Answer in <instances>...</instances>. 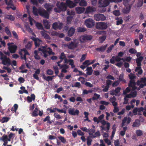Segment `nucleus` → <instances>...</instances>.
<instances>
[{"label": "nucleus", "mask_w": 146, "mask_h": 146, "mask_svg": "<svg viewBox=\"0 0 146 146\" xmlns=\"http://www.w3.org/2000/svg\"><path fill=\"white\" fill-rule=\"evenodd\" d=\"M78 46V44L74 43L73 41H71L69 44H67V46L70 49H73L76 48Z\"/></svg>", "instance_id": "nucleus-13"}, {"label": "nucleus", "mask_w": 146, "mask_h": 146, "mask_svg": "<svg viewBox=\"0 0 146 146\" xmlns=\"http://www.w3.org/2000/svg\"><path fill=\"white\" fill-rule=\"evenodd\" d=\"M100 123L102 125L100 126L102 130L109 131L110 127V123L108 122H106L103 119L100 121Z\"/></svg>", "instance_id": "nucleus-5"}, {"label": "nucleus", "mask_w": 146, "mask_h": 146, "mask_svg": "<svg viewBox=\"0 0 146 146\" xmlns=\"http://www.w3.org/2000/svg\"><path fill=\"white\" fill-rule=\"evenodd\" d=\"M9 120V118L7 117H3L2 120V123L6 122L8 121Z\"/></svg>", "instance_id": "nucleus-60"}, {"label": "nucleus", "mask_w": 146, "mask_h": 146, "mask_svg": "<svg viewBox=\"0 0 146 146\" xmlns=\"http://www.w3.org/2000/svg\"><path fill=\"white\" fill-rule=\"evenodd\" d=\"M144 110V108L143 107H140L138 108V112L137 115H142L141 113H140L141 111H143Z\"/></svg>", "instance_id": "nucleus-53"}, {"label": "nucleus", "mask_w": 146, "mask_h": 146, "mask_svg": "<svg viewBox=\"0 0 146 146\" xmlns=\"http://www.w3.org/2000/svg\"><path fill=\"white\" fill-rule=\"evenodd\" d=\"M129 52L132 54H134L136 53L137 52V50L133 48H131L129 50Z\"/></svg>", "instance_id": "nucleus-56"}, {"label": "nucleus", "mask_w": 146, "mask_h": 146, "mask_svg": "<svg viewBox=\"0 0 146 146\" xmlns=\"http://www.w3.org/2000/svg\"><path fill=\"white\" fill-rule=\"evenodd\" d=\"M38 50L41 51L43 54V56L44 58H46L49 55H54V52L52 51V50L50 47H48L46 49L45 46H41L40 48H38Z\"/></svg>", "instance_id": "nucleus-1"}, {"label": "nucleus", "mask_w": 146, "mask_h": 146, "mask_svg": "<svg viewBox=\"0 0 146 146\" xmlns=\"http://www.w3.org/2000/svg\"><path fill=\"white\" fill-rule=\"evenodd\" d=\"M60 67V68L67 69L69 68V66L68 64H58Z\"/></svg>", "instance_id": "nucleus-39"}, {"label": "nucleus", "mask_w": 146, "mask_h": 146, "mask_svg": "<svg viewBox=\"0 0 146 146\" xmlns=\"http://www.w3.org/2000/svg\"><path fill=\"white\" fill-rule=\"evenodd\" d=\"M143 59V57L142 56L137 58L136 59L137 64H141V62Z\"/></svg>", "instance_id": "nucleus-33"}, {"label": "nucleus", "mask_w": 146, "mask_h": 146, "mask_svg": "<svg viewBox=\"0 0 146 146\" xmlns=\"http://www.w3.org/2000/svg\"><path fill=\"white\" fill-rule=\"evenodd\" d=\"M96 130L94 129L91 128V129H88V132L90 135H92V136L94 135L93 133H95Z\"/></svg>", "instance_id": "nucleus-42"}, {"label": "nucleus", "mask_w": 146, "mask_h": 146, "mask_svg": "<svg viewBox=\"0 0 146 146\" xmlns=\"http://www.w3.org/2000/svg\"><path fill=\"white\" fill-rule=\"evenodd\" d=\"M101 135V133L99 131H98L96 132H95L94 135H93L91 137L92 138H94L96 137H98L100 136Z\"/></svg>", "instance_id": "nucleus-44"}, {"label": "nucleus", "mask_w": 146, "mask_h": 146, "mask_svg": "<svg viewBox=\"0 0 146 146\" xmlns=\"http://www.w3.org/2000/svg\"><path fill=\"white\" fill-rule=\"evenodd\" d=\"M92 141V139L90 138V137L88 136L87 138V144L88 145H90L91 144Z\"/></svg>", "instance_id": "nucleus-45"}, {"label": "nucleus", "mask_w": 146, "mask_h": 146, "mask_svg": "<svg viewBox=\"0 0 146 146\" xmlns=\"http://www.w3.org/2000/svg\"><path fill=\"white\" fill-rule=\"evenodd\" d=\"M132 58L130 56L127 57L125 58H123V59L122 60L124 62L130 61L131 60Z\"/></svg>", "instance_id": "nucleus-52"}, {"label": "nucleus", "mask_w": 146, "mask_h": 146, "mask_svg": "<svg viewBox=\"0 0 146 146\" xmlns=\"http://www.w3.org/2000/svg\"><path fill=\"white\" fill-rule=\"evenodd\" d=\"M56 5L58 8V9L57 8H55L54 10L55 11L59 13L61 11H65L67 9V6L65 3L63 2H61L60 3H57Z\"/></svg>", "instance_id": "nucleus-3"}, {"label": "nucleus", "mask_w": 146, "mask_h": 146, "mask_svg": "<svg viewBox=\"0 0 146 146\" xmlns=\"http://www.w3.org/2000/svg\"><path fill=\"white\" fill-rule=\"evenodd\" d=\"M8 49L11 53H14L16 52L17 48V46L16 45H9V43L8 44Z\"/></svg>", "instance_id": "nucleus-14"}, {"label": "nucleus", "mask_w": 146, "mask_h": 146, "mask_svg": "<svg viewBox=\"0 0 146 146\" xmlns=\"http://www.w3.org/2000/svg\"><path fill=\"white\" fill-rule=\"evenodd\" d=\"M46 73L48 75H51L53 74V72L52 70L48 69L46 71Z\"/></svg>", "instance_id": "nucleus-62"}, {"label": "nucleus", "mask_w": 146, "mask_h": 146, "mask_svg": "<svg viewBox=\"0 0 146 146\" xmlns=\"http://www.w3.org/2000/svg\"><path fill=\"white\" fill-rule=\"evenodd\" d=\"M113 14L116 16H119L120 15V12L119 10H115L113 11Z\"/></svg>", "instance_id": "nucleus-48"}, {"label": "nucleus", "mask_w": 146, "mask_h": 146, "mask_svg": "<svg viewBox=\"0 0 146 146\" xmlns=\"http://www.w3.org/2000/svg\"><path fill=\"white\" fill-rule=\"evenodd\" d=\"M69 114L73 115H78L79 113V111L78 109L75 110L74 108H70L68 110Z\"/></svg>", "instance_id": "nucleus-11"}, {"label": "nucleus", "mask_w": 146, "mask_h": 146, "mask_svg": "<svg viewBox=\"0 0 146 146\" xmlns=\"http://www.w3.org/2000/svg\"><path fill=\"white\" fill-rule=\"evenodd\" d=\"M75 32L74 28L72 27L70 28L68 32V36L71 37L73 35Z\"/></svg>", "instance_id": "nucleus-19"}, {"label": "nucleus", "mask_w": 146, "mask_h": 146, "mask_svg": "<svg viewBox=\"0 0 146 146\" xmlns=\"http://www.w3.org/2000/svg\"><path fill=\"white\" fill-rule=\"evenodd\" d=\"M43 78L48 82H49L50 81H52V78L50 76H48L47 77L45 76V75L44 73L42 74Z\"/></svg>", "instance_id": "nucleus-29"}, {"label": "nucleus", "mask_w": 146, "mask_h": 146, "mask_svg": "<svg viewBox=\"0 0 146 146\" xmlns=\"http://www.w3.org/2000/svg\"><path fill=\"white\" fill-rule=\"evenodd\" d=\"M36 26L37 29L39 30H43L44 31L46 32L44 30L43 26L40 23L37 22L36 24Z\"/></svg>", "instance_id": "nucleus-27"}, {"label": "nucleus", "mask_w": 146, "mask_h": 146, "mask_svg": "<svg viewBox=\"0 0 146 146\" xmlns=\"http://www.w3.org/2000/svg\"><path fill=\"white\" fill-rule=\"evenodd\" d=\"M44 8L46 9L47 11L49 12L52 8L53 6L49 3H46L44 5Z\"/></svg>", "instance_id": "nucleus-21"}, {"label": "nucleus", "mask_w": 146, "mask_h": 146, "mask_svg": "<svg viewBox=\"0 0 146 146\" xmlns=\"http://www.w3.org/2000/svg\"><path fill=\"white\" fill-rule=\"evenodd\" d=\"M136 85V83L134 80H130L128 84V86H129L132 87L133 86Z\"/></svg>", "instance_id": "nucleus-38"}, {"label": "nucleus", "mask_w": 146, "mask_h": 146, "mask_svg": "<svg viewBox=\"0 0 146 146\" xmlns=\"http://www.w3.org/2000/svg\"><path fill=\"white\" fill-rule=\"evenodd\" d=\"M115 19L116 20H117L116 24L117 25H121L123 23V21L121 19H119V18L117 17Z\"/></svg>", "instance_id": "nucleus-36"}, {"label": "nucleus", "mask_w": 146, "mask_h": 146, "mask_svg": "<svg viewBox=\"0 0 146 146\" xmlns=\"http://www.w3.org/2000/svg\"><path fill=\"white\" fill-rule=\"evenodd\" d=\"M66 3L67 7L68 6L70 8H72L76 5V3L70 0H66Z\"/></svg>", "instance_id": "nucleus-16"}, {"label": "nucleus", "mask_w": 146, "mask_h": 146, "mask_svg": "<svg viewBox=\"0 0 146 146\" xmlns=\"http://www.w3.org/2000/svg\"><path fill=\"white\" fill-rule=\"evenodd\" d=\"M59 58L60 59V60L57 62V64H59L61 62L64 60L65 62V59H67L65 54L63 52L61 53L60 55L59 56Z\"/></svg>", "instance_id": "nucleus-18"}, {"label": "nucleus", "mask_w": 146, "mask_h": 146, "mask_svg": "<svg viewBox=\"0 0 146 146\" xmlns=\"http://www.w3.org/2000/svg\"><path fill=\"white\" fill-rule=\"evenodd\" d=\"M129 76L130 80H134L136 77V76L132 73H130V74L129 75Z\"/></svg>", "instance_id": "nucleus-51"}, {"label": "nucleus", "mask_w": 146, "mask_h": 146, "mask_svg": "<svg viewBox=\"0 0 146 146\" xmlns=\"http://www.w3.org/2000/svg\"><path fill=\"white\" fill-rule=\"evenodd\" d=\"M43 22L44 27L46 29H48L50 28V26L48 21L47 20L44 19L43 20Z\"/></svg>", "instance_id": "nucleus-24"}, {"label": "nucleus", "mask_w": 146, "mask_h": 146, "mask_svg": "<svg viewBox=\"0 0 146 146\" xmlns=\"http://www.w3.org/2000/svg\"><path fill=\"white\" fill-rule=\"evenodd\" d=\"M63 25L61 23H58L56 22L53 23L52 25L53 28L55 30H57V29L60 30L62 28Z\"/></svg>", "instance_id": "nucleus-10"}, {"label": "nucleus", "mask_w": 146, "mask_h": 146, "mask_svg": "<svg viewBox=\"0 0 146 146\" xmlns=\"http://www.w3.org/2000/svg\"><path fill=\"white\" fill-rule=\"evenodd\" d=\"M21 51H23L24 52V54L23 56L22 53L21 52H19V53L21 56V59L22 60H25L26 61L27 60L26 55H29V54L27 50H26V48H23V49L21 50Z\"/></svg>", "instance_id": "nucleus-12"}, {"label": "nucleus", "mask_w": 146, "mask_h": 146, "mask_svg": "<svg viewBox=\"0 0 146 146\" xmlns=\"http://www.w3.org/2000/svg\"><path fill=\"white\" fill-rule=\"evenodd\" d=\"M72 19V17L71 16H68L67 17L66 19L67 23L68 24L71 23Z\"/></svg>", "instance_id": "nucleus-57"}, {"label": "nucleus", "mask_w": 146, "mask_h": 146, "mask_svg": "<svg viewBox=\"0 0 146 146\" xmlns=\"http://www.w3.org/2000/svg\"><path fill=\"white\" fill-rule=\"evenodd\" d=\"M78 80L81 82L82 84H84L85 82V78H84L82 77H80L78 78Z\"/></svg>", "instance_id": "nucleus-58"}, {"label": "nucleus", "mask_w": 146, "mask_h": 146, "mask_svg": "<svg viewBox=\"0 0 146 146\" xmlns=\"http://www.w3.org/2000/svg\"><path fill=\"white\" fill-rule=\"evenodd\" d=\"M140 125V121L139 119H136L135 121L133 123L132 126L134 127H138Z\"/></svg>", "instance_id": "nucleus-22"}, {"label": "nucleus", "mask_w": 146, "mask_h": 146, "mask_svg": "<svg viewBox=\"0 0 146 146\" xmlns=\"http://www.w3.org/2000/svg\"><path fill=\"white\" fill-rule=\"evenodd\" d=\"M130 9L131 7L130 6L127 7L123 9V12L125 14H127L129 13Z\"/></svg>", "instance_id": "nucleus-34"}, {"label": "nucleus", "mask_w": 146, "mask_h": 146, "mask_svg": "<svg viewBox=\"0 0 146 146\" xmlns=\"http://www.w3.org/2000/svg\"><path fill=\"white\" fill-rule=\"evenodd\" d=\"M74 64V60L72 59H65V62H64V64Z\"/></svg>", "instance_id": "nucleus-35"}, {"label": "nucleus", "mask_w": 146, "mask_h": 146, "mask_svg": "<svg viewBox=\"0 0 146 146\" xmlns=\"http://www.w3.org/2000/svg\"><path fill=\"white\" fill-rule=\"evenodd\" d=\"M99 39L101 42H103L106 39V36H100L99 38Z\"/></svg>", "instance_id": "nucleus-64"}, {"label": "nucleus", "mask_w": 146, "mask_h": 146, "mask_svg": "<svg viewBox=\"0 0 146 146\" xmlns=\"http://www.w3.org/2000/svg\"><path fill=\"white\" fill-rule=\"evenodd\" d=\"M114 47V45L113 44L111 45L108 48L107 50V52L108 53L110 52Z\"/></svg>", "instance_id": "nucleus-55"}, {"label": "nucleus", "mask_w": 146, "mask_h": 146, "mask_svg": "<svg viewBox=\"0 0 146 146\" xmlns=\"http://www.w3.org/2000/svg\"><path fill=\"white\" fill-rule=\"evenodd\" d=\"M57 137L60 140L61 142L65 143L66 142V140L64 137L61 136H58Z\"/></svg>", "instance_id": "nucleus-49"}, {"label": "nucleus", "mask_w": 146, "mask_h": 146, "mask_svg": "<svg viewBox=\"0 0 146 146\" xmlns=\"http://www.w3.org/2000/svg\"><path fill=\"white\" fill-rule=\"evenodd\" d=\"M41 40L38 39H37L36 41L34 42L35 44L36 47H39L40 44V42H41Z\"/></svg>", "instance_id": "nucleus-46"}, {"label": "nucleus", "mask_w": 146, "mask_h": 146, "mask_svg": "<svg viewBox=\"0 0 146 146\" xmlns=\"http://www.w3.org/2000/svg\"><path fill=\"white\" fill-rule=\"evenodd\" d=\"M40 33L42 36L44 37L45 38L48 40L50 39V37L49 36L48 34L45 33L44 31H41L40 32Z\"/></svg>", "instance_id": "nucleus-26"}, {"label": "nucleus", "mask_w": 146, "mask_h": 146, "mask_svg": "<svg viewBox=\"0 0 146 146\" xmlns=\"http://www.w3.org/2000/svg\"><path fill=\"white\" fill-rule=\"evenodd\" d=\"M136 133L137 136H141L143 135V132L141 130H137L136 131Z\"/></svg>", "instance_id": "nucleus-63"}, {"label": "nucleus", "mask_w": 146, "mask_h": 146, "mask_svg": "<svg viewBox=\"0 0 146 146\" xmlns=\"http://www.w3.org/2000/svg\"><path fill=\"white\" fill-rule=\"evenodd\" d=\"M79 5L81 6H85L86 5V2L85 0H81L79 3Z\"/></svg>", "instance_id": "nucleus-50"}, {"label": "nucleus", "mask_w": 146, "mask_h": 146, "mask_svg": "<svg viewBox=\"0 0 146 146\" xmlns=\"http://www.w3.org/2000/svg\"><path fill=\"white\" fill-rule=\"evenodd\" d=\"M107 46V44H106L104 46H102L99 48H97L96 49V51H100L101 52H103L104 51Z\"/></svg>", "instance_id": "nucleus-23"}, {"label": "nucleus", "mask_w": 146, "mask_h": 146, "mask_svg": "<svg viewBox=\"0 0 146 146\" xmlns=\"http://www.w3.org/2000/svg\"><path fill=\"white\" fill-rule=\"evenodd\" d=\"M5 1L6 4L8 6L13 5V4L12 0H9V1H7V0H5Z\"/></svg>", "instance_id": "nucleus-43"}, {"label": "nucleus", "mask_w": 146, "mask_h": 146, "mask_svg": "<svg viewBox=\"0 0 146 146\" xmlns=\"http://www.w3.org/2000/svg\"><path fill=\"white\" fill-rule=\"evenodd\" d=\"M85 25L88 28H92L94 25V22L91 18L86 19L84 21Z\"/></svg>", "instance_id": "nucleus-8"}, {"label": "nucleus", "mask_w": 146, "mask_h": 146, "mask_svg": "<svg viewBox=\"0 0 146 146\" xmlns=\"http://www.w3.org/2000/svg\"><path fill=\"white\" fill-rule=\"evenodd\" d=\"M127 117H125L122 120V122L121 123V127H123L125 125V123L127 121Z\"/></svg>", "instance_id": "nucleus-59"}, {"label": "nucleus", "mask_w": 146, "mask_h": 146, "mask_svg": "<svg viewBox=\"0 0 146 146\" xmlns=\"http://www.w3.org/2000/svg\"><path fill=\"white\" fill-rule=\"evenodd\" d=\"M109 0H102L101 1H102V6L103 7H106L108 6L110 4L109 2ZM102 3V2L101 3Z\"/></svg>", "instance_id": "nucleus-31"}, {"label": "nucleus", "mask_w": 146, "mask_h": 146, "mask_svg": "<svg viewBox=\"0 0 146 146\" xmlns=\"http://www.w3.org/2000/svg\"><path fill=\"white\" fill-rule=\"evenodd\" d=\"M96 8L93 7L88 6L86 9L85 13L88 14L93 12L96 11Z\"/></svg>", "instance_id": "nucleus-17"}, {"label": "nucleus", "mask_w": 146, "mask_h": 146, "mask_svg": "<svg viewBox=\"0 0 146 146\" xmlns=\"http://www.w3.org/2000/svg\"><path fill=\"white\" fill-rule=\"evenodd\" d=\"M51 107L50 108H48L47 109L48 111L49 110L50 113H54L56 111H57V109L56 108H54L52 109H51Z\"/></svg>", "instance_id": "nucleus-54"}, {"label": "nucleus", "mask_w": 146, "mask_h": 146, "mask_svg": "<svg viewBox=\"0 0 146 146\" xmlns=\"http://www.w3.org/2000/svg\"><path fill=\"white\" fill-rule=\"evenodd\" d=\"M5 32L7 35L9 36H11V34L10 31H9L8 28L7 27H6L5 28Z\"/></svg>", "instance_id": "nucleus-47"}, {"label": "nucleus", "mask_w": 146, "mask_h": 146, "mask_svg": "<svg viewBox=\"0 0 146 146\" xmlns=\"http://www.w3.org/2000/svg\"><path fill=\"white\" fill-rule=\"evenodd\" d=\"M2 60V64H11V62L10 59L9 58H7L6 56L3 58H1Z\"/></svg>", "instance_id": "nucleus-15"}, {"label": "nucleus", "mask_w": 146, "mask_h": 146, "mask_svg": "<svg viewBox=\"0 0 146 146\" xmlns=\"http://www.w3.org/2000/svg\"><path fill=\"white\" fill-rule=\"evenodd\" d=\"M40 8L37 9L35 7L33 6V11L32 12L33 14L37 16L38 15V11L39 10Z\"/></svg>", "instance_id": "nucleus-25"}, {"label": "nucleus", "mask_w": 146, "mask_h": 146, "mask_svg": "<svg viewBox=\"0 0 146 146\" xmlns=\"http://www.w3.org/2000/svg\"><path fill=\"white\" fill-rule=\"evenodd\" d=\"M86 70L87 71L86 74L88 75H91L92 74L93 70L91 67H87Z\"/></svg>", "instance_id": "nucleus-30"}, {"label": "nucleus", "mask_w": 146, "mask_h": 146, "mask_svg": "<svg viewBox=\"0 0 146 146\" xmlns=\"http://www.w3.org/2000/svg\"><path fill=\"white\" fill-rule=\"evenodd\" d=\"M11 139L8 138L7 135H4L1 137L0 138V140L1 141H4V140H6L8 141H11Z\"/></svg>", "instance_id": "nucleus-28"}, {"label": "nucleus", "mask_w": 146, "mask_h": 146, "mask_svg": "<svg viewBox=\"0 0 146 146\" xmlns=\"http://www.w3.org/2000/svg\"><path fill=\"white\" fill-rule=\"evenodd\" d=\"M59 66L58 64L57 65H55L53 66V69L54 71L55 74L56 75H57L59 73Z\"/></svg>", "instance_id": "nucleus-32"}, {"label": "nucleus", "mask_w": 146, "mask_h": 146, "mask_svg": "<svg viewBox=\"0 0 146 146\" xmlns=\"http://www.w3.org/2000/svg\"><path fill=\"white\" fill-rule=\"evenodd\" d=\"M119 81H123L124 83L126 82V81L123 79V74H120L119 76Z\"/></svg>", "instance_id": "nucleus-40"}, {"label": "nucleus", "mask_w": 146, "mask_h": 146, "mask_svg": "<svg viewBox=\"0 0 146 146\" xmlns=\"http://www.w3.org/2000/svg\"><path fill=\"white\" fill-rule=\"evenodd\" d=\"M86 31V29L84 27H79L77 29V31L78 32H83Z\"/></svg>", "instance_id": "nucleus-41"}, {"label": "nucleus", "mask_w": 146, "mask_h": 146, "mask_svg": "<svg viewBox=\"0 0 146 146\" xmlns=\"http://www.w3.org/2000/svg\"><path fill=\"white\" fill-rule=\"evenodd\" d=\"M38 111V108H36L32 113V116L34 117L37 116L38 115L37 113Z\"/></svg>", "instance_id": "nucleus-37"}, {"label": "nucleus", "mask_w": 146, "mask_h": 146, "mask_svg": "<svg viewBox=\"0 0 146 146\" xmlns=\"http://www.w3.org/2000/svg\"><path fill=\"white\" fill-rule=\"evenodd\" d=\"M85 10V9L83 7H77L75 9L76 12L78 14L82 13Z\"/></svg>", "instance_id": "nucleus-20"}, {"label": "nucleus", "mask_w": 146, "mask_h": 146, "mask_svg": "<svg viewBox=\"0 0 146 146\" xmlns=\"http://www.w3.org/2000/svg\"><path fill=\"white\" fill-rule=\"evenodd\" d=\"M93 36L90 35H86L81 36L80 38V42L82 43L85 42L86 41L90 40L92 39Z\"/></svg>", "instance_id": "nucleus-9"}, {"label": "nucleus", "mask_w": 146, "mask_h": 146, "mask_svg": "<svg viewBox=\"0 0 146 146\" xmlns=\"http://www.w3.org/2000/svg\"><path fill=\"white\" fill-rule=\"evenodd\" d=\"M124 55V53L122 52H120L118 53V55L116 56H113L110 59V62L114 64L115 62H119L123 59V58H121L120 57H122Z\"/></svg>", "instance_id": "nucleus-2"}, {"label": "nucleus", "mask_w": 146, "mask_h": 146, "mask_svg": "<svg viewBox=\"0 0 146 146\" xmlns=\"http://www.w3.org/2000/svg\"><path fill=\"white\" fill-rule=\"evenodd\" d=\"M94 19L96 21H104L106 20V17L103 14L100 13L95 14L94 15Z\"/></svg>", "instance_id": "nucleus-6"}, {"label": "nucleus", "mask_w": 146, "mask_h": 146, "mask_svg": "<svg viewBox=\"0 0 146 146\" xmlns=\"http://www.w3.org/2000/svg\"><path fill=\"white\" fill-rule=\"evenodd\" d=\"M108 27L107 22H97L95 25V28L98 30H104Z\"/></svg>", "instance_id": "nucleus-4"}, {"label": "nucleus", "mask_w": 146, "mask_h": 146, "mask_svg": "<svg viewBox=\"0 0 146 146\" xmlns=\"http://www.w3.org/2000/svg\"><path fill=\"white\" fill-rule=\"evenodd\" d=\"M38 13L41 16L45 19H48L49 18V14L48 11L43 8H40L38 11Z\"/></svg>", "instance_id": "nucleus-7"}, {"label": "nucleus", "mask_w": 146, "mask_h": 146, "mask_svg": "<svg viewBox=\"0 0 146 146\" xmlns=\"http://www.w3.org/2000/svg\"><path fill=\"white\" fill-rule=\"evenodd\" d=\"M3 68L5 70H7V72L9 73L11 72V69L8 67V66H3Z\"/></svg>", "instance_id": "nucleus-61"}]
</instances>
